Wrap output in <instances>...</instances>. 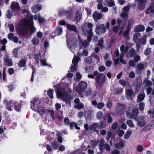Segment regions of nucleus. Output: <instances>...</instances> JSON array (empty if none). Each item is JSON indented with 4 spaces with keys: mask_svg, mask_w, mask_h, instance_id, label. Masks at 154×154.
<instances>
[{
    "mask_svg": "<svg viewBox=\"0 0 154 154\" xmlns=\"http://www.w3.org/2000/svg\"><path fill=\"white\" fill-rule=\"evenodd\" d=\"M37 19V16L35 15L30 16L28 20H23L19 27L17 29V32L22 35H25L27 33L28 29L32 32H35L36 29L33 26L32 20L34 19L36 20Z\"/></svg>",
    "mask_w": 154,
    "mask_h": 154,
    "instance_id": "obj_1",
    "label": "nucleus"
},
{
    "mask_svg": "<svg viewBox=\"0 0 154 154\" xmlns=\"http://www.w3.org/2000/svg\"><path fill=\"white\" fill-rule=\"evenodd\" d=\"M40 100L38 98H35L31 102V108L35 111L37 112L40 115H43L45 112L44 108L41 107L39 105Z\"/></svg>",
    "mask_w": 154,
    "mask_h": 154,
    "instance_id": "obj_2",
    "label": "nucleus"
},
{
    "mask_svg": "<svg viewBox=\"0 0 154 154\" xmlns=\"http://www.w3.org/2000/svg\"><path fill=\"white\" fill-rule=\"evenodd\" d=\"M57 97L58 98H61L66 103H69V97L67 95L64 89L59 88L56 93Z\"/></svg>",
    "mask_w": 154,
    "mask_h": 154,
    "instance_id": "obj_3",
    "label": "nucleus"
},
{
    "mask_svg": "<svg viewBox=\"0 0 154 154\" xmlns=\"http://www.w3.org/2000/svg\"><path fill=\"white\" fill-rule=\"evenodd\" d=\"M106 78L105 75L100 73L95 78L96 86L97 88H100L105 81Z\"/></svg>",
    "mask_w": 154,
    "mask_h": 154,
    "instance_id": "obj_4",
    "label": "nucleus"
},
{
    "mask_svg": "<svg viewBox=\"0 0 154 154\" xmlns=\"http://www.w3.org/2000/svg\"><path fill=\"white\" fill-rule=\"evenodd\" d=\"M87 86V83L85 82H81L79 83L78 86L75 88V91L81 94L85 90Z\"/></svg>",
    "mask_w": 154,
    "mask_h": 154,
    "instance_id": "obj_5",
    "label": "nucleus"
},
{
    "mask_svg": "<svg viewBox=\"0 0 154 154\" xmlns=\"http://www.w3.org/2000/svg\"><path fill=\"white\" fill-rule=\"evenodd\" d=\"M106 28L103 24H100L96 26L95 31L97 34L104 33L106 31Z\"/></svg>",
    "mask_w": 154,
    "mask_h": 154,
    "instance_id": "obj_6",
    "label": "nucleus"
},
{
    "mask_svg": "<svg viewBox=\"0 0 154 154\" xmlns=\"http://www.w3.org/2000/svg\"><path fill=\"white\" fill-rule=\"evenodd\" d=\"M80 58L78 56L75 57L73 59L72 63V64L70 68L72 72H75L76 71V67L78 62L80 60Z\"/></svg>",
    "mask_w": 154,
    "mask_h": 154,
    "instance_id": "obj_7",
    "label": "nucleus"
},
{
    "mask_svg": "<svg viewBox=\"0 0 154 154\" xmlns=\"http://www.w3.org/2000/svg\"><path fill=\"white\" fill-rule=\"evenodd\" d=\"M131 109L132 110V112H131L130 110H128L127 112L126 116L128 118H134L139 113L138 109H136L133 110V109Z\"/></svg>",
    "mask_w": 154,
    "mask_h": 154,
    "instance_id": "obj_8",
    "label": "nucleus"
},
{
    "mask_svg": "<svg viewBox=\"0 0 154 154\" xmlns=\"http://www.w3.org/2000/svg\"><path fill=\"white\" fill-rule=\"evenodd\" d=\"M135 1L138 2L137 8L138 10L142 11L145 8L147 2L146 0H135Z\"/></svg>",
    "mask_w": 154,
    "mask_h": 154,
    "instance_id": "obj_9",
    "label": "nucleus"
},
{
    "mask_svg": "<svg viewBox=\"0 0 154 154\" xmlns=\"http://www.w3.org/2000/svg\"><path fill=\"white\" fill-rule=\"evenodd\" d=\"M93 26V25L90 23H85L82 26V29L84 34L87 33L88 31L90 29H91Z\"/></svg>",
    "mask_w": 154,
    "mask_h": 154,
    "instance_id": "obj_10",
    "label": "nucleus"
},
{
    "mask_svg": "<svg viewBox=\"0 0 154 154\" xmlns=\"http://www.w3.org/2000/svg\"><path fill=\"white\" fill-rule=\"evenodd\" d=\"M9 56L7 53H6L4 56V61L6 65L8 66H11L13 65L12 60L9 58Z\"/></svg>",
    "mask_w": 154,
    "mask_h": 154,
    "instance_id": "obj_11",
    "label": "nucleus"
},
{
    "mask_svg": "<svg viewBox=\"0 0 154 154\" xmlns=\"http://www.w3.org/2000/svg\"><path fill=\"white\" fill-rule=\"evenodd\" d=\"M3 104L5 106L6 109L10 111H12L13 104L11 101L5 99L3 101Z\"/></svg>",
    "mask_w": 154,
    "mask_h": 154,
    "instance_id": "obj_12",
    "label": "nucleus"
},
{
    "mask_svg": "<svg viewBox=\"0 0 154 154\" xmlns=\"http://www.w3.org/2000/svg\"><path fill=\"white\" fill-rule=\"evenodd\" d=\"M125 107L124 105L121 104L120 103H117L116 109L118 113L122 114L125 111Z\"/></svg>",
    "mask_w": 154,
    "mask_h": 154,
    "instance_id": "obj_13",
    "label": "nucleus"
},
{
    "mask_svg": "<svg viewBox=\"0 0 154 154\" xmlns=\"http://www.w3.org/2000/svg\"><path fill=\"white\" fill-rule=\"evenodd\" d=\"M10 7L12 10L18 11L20 9V7L19 3L17 2H12L11 3Z\"/></svg>",
    "mask_w": 154,
    "mask_h": 154,
    "instance_id": "obj_14",
    "label": "nucleus"
},
{
    "mask_svg": "<svg viewBox=\"0 0 154 154\" xmlns=\"http://www.w3.org/2000/svg\"><path fill=\"white\" fill-rule=\"evenodd\" d=\"M31 8L32 12L36 13L42 9V6L38 4H36L33 5Z\"/></svg>",
    "mask_w": 154,
    "mask_h": 154,
    "instance_id": "obj_15",
    "label": "nucleus"
},
{
    "mask_svg": "<svg viewBox=\"0 0 154 154\" xmlns=\"http://www.w3.org/2000/svg\"><path fill=\"white\" fill-rule=\"evenodd\" d=\"M78 37L79 42V49L82 48V46H83L85 48L87 45H88V44L89 43V42L88 43L86 41H84V42H83L80 39L79 35H78Z\"/></svg>",
    "mask_w": 154,
    "mask_h": 154,
    "instance_id": "obj_16",
    "label": "nucleus"
},
{
    "mask_svg": "<svg viewBox=\"0 0 154 154\" xmlns=\"http://www.w3.org/2000/svg\"><path fill=\"white\" fill-rule=\"evenodd\" d=\"M93 17L95 21H97L101 19L102 14L100 13H98L96 11L93 13Z\"/></svg>",
    "mask_w": 154,
    "mask_h": 154,
    "instance_id": "obj_17",
    "label": "nucleus"
},
{
    "mask_svg": "<svg viewBox=\"0 0 154 154\" xmlns=\"http://www.w3.org/2000/svg\"><path fill=\"white\" fill-rule=\"evenodd\" d=\"M154 12V3H151L149 7L147 8L146 11V14L149 13H153Z\"/></svg>",
    "mask_w": 154,
    "mask_h": 154,
    "instance_id": "obj_18",
    "label": "nucleus"
},
{
    "mask_svg": "<svg viewBox=\"0 0 154 154\" xmlns=\"http://www.w3.org/2000/svg\"><path fill=\"white\" fill-rule=\"evenodd\" d=\"M125 143V141L123 140H121L119 143L115 144L114 146L116 148L121 149L124 148V145Z\"/></svg>",
    "mask_w": 154,
    "mask_h": 154,
    "instance_id": "obj_19",
    "label": "nucleus"
},
{
    "mask_svg": "<svg viewBox=\"0 0 154 154\" xmlns=\"http://www.w3.org/2000/svg\"><path fill=\"white\" fill-rule=\"evenodd\" d=\"M82 17L81 9H78L76 12L75 20L76 21H78L81 19Z\"/></svg>",
    "mask_w": 154,
    "mask_h": 154,
    "instance_id": "obj_20",
    "label": "nucleus"
},
{
    "mask_svg": "<svg viewBox=\"0 0 154 154\" xmlns=\"http://www.w3.org/2000/svg\"><path fill=\"white\" fill-rule=\"evenodd\" d=\"M137 123L138 125L140 127H143L146 124L144 118L142 117L139 118Z\"/></svg>",
    "mask_w": 154,
    "mask_h": 154,
    "instance_id": "obj_21",
    "label": "nucleus"
},
{
    "mask_svg": "<svg viewBox=\"0 0 154 154\" xmlns=\"http://www.w3.org/2000/svg\"><path fill=\"white\" fill-rule=\"evenodd\" d=\"M105 5L108 6L109 7L113 6L115 5L114 2L112 0H105L103 2Z\"/></svg>",
    "mask_w": 154,
    "mask_h": 154,
    "instance_id": "obj_22",
    "label": "nucleus"
},
{
    "mask_svg": "<svg viewBox=\"0 0 154 154\" xmlns=\"http://www.w3.org/2000/svg\"><path fill=\"white\" fill-rule=\"evenodd\" d=\"M134 23V19L132 18H130L128 21L126 28L131 29Z\"/></svg>",
    "mask_w": 154,
    "mask_h": 154,
    "instance_id": "obj_23",
    "label": "nucleus"
},
{
    "mask_svg": "<svg viewBox=\"0 0 154 154\" xmlns=\"http://www.w3.org/2000/svg\"><path fill=\"white\" fill-rule=\"evenodd\" d=\"M145 29L144 27L142 25L136 26L134 30V32H138L143 31Z\"/></svg>",
    "mask_w": 154,
    "mask_h": 154,
    "instance_id": "obj_24",
    "label": "nucleus"
},
{
    "mask_svg": "<svg viewBox=\"0 0 154 154\" xmlns=\"http://www.w3.org/2000/svg\"><path fill=\"white\" fill-rule=\"evenodd\" d=\"M104 142V140L103 139H101L100 141L99 142H100V143L98 146L99 147V149L101 153L103 152V149L102 146H103L105 144Z\"/></svg>",
    "mask_w": 154,
    "mask_h": 154,
    "instance_id": "obj_25",
    "label": "nucleus"
},
{
    "mask_svg": "<svg viewBox=\"0 0 154 154\" xmlns=\"http://www.w3.org/2000/svg\"><path fill=\"white\" fill-rule=\"evenodd\" d=\"M66 28L74 32L77 31L76 27L74 25L68 24L66 25Z\"/></svg>",
    "mask_w": 154,
    "mask_h": 154,
    "instance_id": "obj_26",
    "label": "nucleus"
},
{
    "mask_svg": "<svg viewBox=\"0 0 154 154\" xmlns=\"http://www.w3.org/2000/svg\"><path fill=\"white\" fill-rule=\"evenodd\" d=\"M92 29H90L88 31L87 33L86 34H85V35H88L87 37V40L89 41V43L91 41V36L93 35Z\"/></svg>",
    "mask_w": 154,
    "mask_h": 154,
    "instance_id": "obj_27",
    "label": "nucleus"
},
{
    "mask_svg": "<svg viewBox=\"0 0 154 154\" xmlns=\"http://www.w3.org/2000/svg\"><path fill=\"white\" fill-rule=\"evenodd\" d=\"M14 109L17 111L19 112L20 111L21 109V105L20 103H19L18 102L16 101L14 103Z\"/></svg>",
    "mask_w": 154,
    "mask_h": 154,
    "instance_id": "obj_28",
    "label": "nucleus"
},
{
    "mask_svg": "<svg viewBox=\"0 0 154 154\" xmlns=\"http://www.w3.org/2000/svg\"><path fill=\"white\" fill-rule=\"evenodd\" d=\"M146 66L142 63H138L137 66V69L139 71L145 69Z\"/></svg>",
    "mask_w": 154,
    "mask_h": 154,
    "instance_id": "obj_29",
    "label": "nucleus"
},
{
    "mask_svg": "<svg viewBox=\"0 0 154 154\" xmlns=\"http://www.w3.org/2000/svg\"><path fill=\"white\" fill-rule=\"evenodd\" d=\"M99 142V140H96L95 141L91 140L90 141V143L92 147L94 148L95 147H96L97 146Z\"/></svg>",
    "mask_w": 154,
    "mask_h": 154,
    "instance_id": "obj_30",
    "label": "nucleus"
},
{
    "mask_svg": "<svg viewBox=\"0 0 154 154\" xmlns=\"http://www.w3.org/2000/svg\"><path fill=\"white\" fill-rule=\"evenodd\" d=\"M131 29L127 28H126L125 31L123 33V35L125 38L127 39H129L128 35Z\"/></svg>",
    "mask_w": 154,
    "mask_h": 154,
    "instance_id": "obj_31",
    "label": "nucleus"
},
{
    "mask_svg": "<svg viewBox=\"0 0 154 154\" xmlns=\"http://www.w3.org/2000/svg\"><path fill=\"white\" fill-rule=\"evenodd\" d=\"M144 94H140L137 96V101L138 102H141L143 101L145 97Z\"/></svg>",
    "mask_w": 154,
    "mask_h": 154,
    "instance_id": "obj_32",
    "label": "nucleus"
},
{
    "mask_svg": "<svg viewBox=\"0 0 154 154\" xmlns=\"http://www.w3.org/2000/svg\"><path fill=\"white\" fill-rule=\"evenodd\" d=\"M62 32L63 30L61 28L57 27L55 31L56 35H61L62 34Z\"/></svg>",
    "mask_w": 154,
    "mask_h": 154,
    "instance_id": "obj_33",
    "label": "nucleus"
},
{
    "mask_svg": "<svg viewBox=\"0 0 154 154\" xmlns=\"http://www.w3.org/2000/svg\"><path fill=\"white\" fill-rule=\"evenodd\" d=\"M103 39L102 38H100L98 42V45L101 48H104V47L103 45Z\"/></svg>",
    "mask_w": 154,
    "mask_h": 154,
    "instance_id": "obj_34",
    "label": "nucleus"
},
{
    "mask_svg": "<svg viewBox=\"0 0 154 154\" xmlns=\"http://www.w3.org/2000/svg\"><path fill=\"white\" fill-rule=\"evenodd\" d=\"M132 132L131 131H127L125 134L124 138V139H128L129 137H130V135L131 134Z\"/></svg>",
    "mask_w": 154,
    "mask_h": 154,
    "instance_id": "obj_35",
    "label": "nucleus"
},
{
    "mask_svg": "<svg viewBox=\"0 0 154 154\" xmlns=\"http://www.w3.org/2000/svg\"><path fill=\"white\" fill-rule=\"evenodd\" d=\"M98 126V125L97 123L93 124L90 126L89 129L91 130L94 131L96 129Z\"/></svg>",
    "mask_w": 154,
    "mask_h": 154,
    "instance_id": "obj_36",
    "label": "nucleus"
},
{
    "mask_svg": "<svg viewBox=\"0 0 154 154\" xmlns=\"http://www.w3.org/2000/svg\"><path fill=\"white\" fill-rule=\"evenodd\" d=\"M128 49L126 48H125V46L123 45H122L120 47V50L121 51V53L122 55H124V54L126 52Z\"/></svg>",
    "mask_w": 154,
    "mask_h": 154,
    "instance_id": "obj_37",
    "label": "nucleus"
},
{
    "mask_svg": "<svg viewBox=\"0 0 154 154\" xmlns=\"http://www.w3.org/2000/svg\"><path fill=\"white\" fill-rule=\"evenodd\" d=\"M136 51L134 49L131 48L129 50V56L130 57H132L136 54Z\"/></svg>",
    "mask_w": 154,
    "mask_h": 154,
    "instance_id": "obj_38",
    "label": "nucleus"
},
{
    "mask_svg": "<svg viewBox=\"0 0 154 154\" xmlns=\"http://www.w3.org/2000/svg\"><path fill=\"white\" fill-rule=\"evenodd\" d=\"M139 35V34L137 33H136L134 34L133 36V40L134 42L136 43H137L138 40V36Z\"/></svg>",
    "mask_w": 154,
    "mask_h": 154,
    "instance_id": "obj_39",
    "label": "nucleus"
},
{
    "mask_svg": "<svg viewBox=\"0 0 154 154\" xmlns=\"http://www.w3.org/2000/svg\"><path fill=\"white\" fill-rule=\"evenodd\" d=\"M32 44L34 45H36L38 44L39 42V40L37 38H35L32 39Z\"/></svg>",
    "mask_w": 154,
    "mask_h": 154,
    "instance_id": "obj_40",
    "label": "nucleus"
},
{
    "mask_svg": "<svg viewBox=\"0 0 154 154\" xmlns=\"http://www.w3.org/2000/svg\"><path fill=\"white\" fill-rule=\"evenodd\" d=\"M133 91L131 89L128 90L126 92V95L128 97H131L133 94Z\"/></svg>",
    "mask_w": 154,
    "mask_h": 154,
    "instance_id": "obj_41",
    "label": "nucleus"
},
{
    "mask_svg": "<svg viewBox=\"0 0 154 154\" xmlns=\"http://www.w3.org/2000/svg\"><path fill=\"white\" fill-rule=\"evenodd\" d=\"M153 127V126L151 125H149L145 127L143 129V130L145 131H147L152 129Z\"/></svg>",
    "mask_w": 154,
    "mask_h": 154,
    "instance_id": "obj_42",
    "label": "nucleus"
},
{
    "mask_svg": "<svg viewBox=\"0 0 154 154\" xmlns=\"http://www.w3.org/2000/svg\"><path fill=\"white\" fill-rule=\"evenodd\" d=\"M84 107L82 103H79L74 106V108L78 109H80Z\"/></svg>",
    "mask_w": 154,
    "mask_h": 154,
    "instance_id": "obj_43",
    "label": "nucleus"
},
{
    "mask_svg": "<svg viewBox=\"0 0 154 154\" xmlns=\"http://www.w3.org/2000/svg\"><path fill=\"white\" fill-rule=\"evenodd\" d=\"M145 104L143 102H141L139 104V109L140 111H143L144 108Z\"/></svg>",
    "mask_w": 154,
    "mask_h": 154,
    "instance_id": "obj_44",
    "label": "nucleus"
},
{
    "mask_svg": "<svg viewBox=\"0 0 154 154\" xmlns=\"http://www.w3.org/2000/svg\"><path fill=\"white\" fill-rule=\"evenodd\" d=\"M120 16L124 18H127L128 17V14L127 13L123 12L121 14Z\"/></svg>",
    "mask_w": 154,
    "mask_h": 154,
    "instance_id": "obj_45",
    "label": "nucleus"
},
{
    "mask_svg": "<svg viewBox=\"0 0 154 154\" xmlns=\"http://www.w3.org/2000/svg\"><path fill=\"white\" fill-rule=\"evenodd\" d=\"M54 92V90L51 89H50L48 91V94L49 97L51 99H52L53 97V92Z\"/></svg>",
    "mask_w": 154,
    "mask_h": 154,
    "instance_id": "obj_46",
    "label": "nucleus"
},
{
    "mask_svg": "<svg viewBox=\"0 0 154 154\" xmlns=\"http://www.w3.org/2000/svg\"><path fill=\"white\" fill-rule=\"evenodd\" d=\"M115 94H119L123 91V89L121 88H117L115 89Z\"/></svg>",
    "mask_w": 154,
    "mask_h": 154,
    "instance_id": "obj_47",
    "label": "nucleus"
},
{
    "mask_svg": "<svg viewBox=\"0 0 154 154\" xmlns=\"http://www.w3.org/2000/svg\"><path fill=\"white\" fill-rule=\"evenodd\" d=\"M104 106V104L102 102L99 103L97 104V108L99 109H102Z\"/></svg>",
    "mask_w": 154,
    "mask_h": 154,
    "instance_id": "obj_48",
    "label": "nucleus"
},
{
    "mask_svg": "<svg viewBox=\"0 0 154 154\" xmlns=\"http://www.w3.org/2000/svg\"><path fill=\"white\" fill-rule=\"evenodd\" d=\"M25 62L23 60H21L18 63V65L19 66L22 67L25 66Z\"/></svg>",
    "mask_w": 154,
    "mask_h": 154,
    "instance_id": "obj_49",
    "label": "nucleus"
},
{
    "mask_svg": "<svg viewBox=\"0 0 154 154\" xmlns=\"http://www.w3.org/2000/svg\"><path fill=\"white\" fill-rule=\"evenodd\" d=\"M106 106L108 109H110L112 106V103L110 101H108L106 103Z\"/></svg>",
    "mask_w": 154,
    "mask_h": 154,
    "instance_id": "obj_50",
    "label": "nucleus"
},
{
    "mask_svg": "<svg viewBox=\"0 0 154 154\" xmlns=\"http://www.w3.org/2000/svg\"><path fill=\"white\" fill-rule=\"evenodd\" d=\"M51 146L53 149H56L57 147L56 142L55 141H53L51 143Z\"/></svg>",
    "mask_w": 154,
    "mask_h": 154,
    "instance_id": "obj_51",
    "label": "nucleus"
},
{
    "mask_svg": "<svg viewBox=\"0 0 154 154\" xmlns=\"http://www.w3.org/2000/svg\"><path fill=\"white\" fill-rule=\"evenodd\" d=\"M123 56L124 55H122V53H121L120 55V61L123 64H126L127 63L126 62L122 59Z\"/></svg>",
    "mask_w": 154,
    "mask_h": 154,
    "instance_id": "obj_52",
    "label": "nucleus"
},
{
    "mask_svg": "<svg viewBox=\"0 0 154 154\" xmlns=\"http://www.w3.org/2000/svg\"><path fill=\"white\" fill-rule=\"evenodd\" d=\"M126 123L128 125L131 127H133L134 126L132 121L130 120L127 121Z\"/></svg>",
    "mask_w": 154,
    "mask_h": 154,
    "instance_id": "obj_53",
    "label": "nucleus"
},
{
    "mask_svg": "<svg viewBox=\"0 0 154 154\" xmlns=\"http://www.w3.org/2000/svg\"><path fill=\"white\" fill-rule=\"evenodd\" d=\"M92 61L91 57L90 56L86 57L85 59V61L87 63H90Z\"/></svg>",
    "mask_w": 154,
    "mask_h": 154,
    "instance_id": "obj_54",
    "label": "nucleus"
},
{
    "mask_svg": "<svg viewBox=\"0 0 154 154\" xmlns=\"http://www.w3.org/2000/svg\"><path fill=\"white\" fill-rule=\"evenodd\" d=\"M144 83H145V85L147 86H149L152 85V83L150 81L145 80Z\"/></svg>",
    "mask_w": 154,
    "mask_h": 154,
    "instance_id": "obj_55",
    "label": "nucleus"
},
{
    "mask_svg": "<svg viewBox=\"0 0 154 154\" xmlns=\"http://www.w3.org/2000/svg\"><path fill=\"white\" fill-rule=\"evenodd\" d=\"M104 148L107 151H110V148L109 146L107 143H105L103 146Z\"/></svg>",
    "mask_w": 154,
    "mask_h": 154,
    "instance_id": "obj_56",
    "label": "nucleus"
},
{
    "mask_svg": "<svg viewBox=\"0 0 154 154\" xmlns=\"http://www.w3.org/2000/svg\"><path fill=\"white\" fill-rule=\"evenodd\" d=\"M151 52V49L150 48H147L144 51V53L146 55H148Z\"/></svg>",
    "mask_w": 154,
    "mask_h": 154,
    "instance_id": "obj_57",
    "label": "nucleus"
},
{
    "mask_svg": "<svg viewBox=\"0 0 154 154\" xmlns=\"http://www.w3.org/2000/svg\"><path fill=\"white\" fill-rule=\"evenodd\" d=\"M140 57L138 55H136L134 57V60L135 62H138L140 60Z\"/></svg>",
    "mask_w": 154,
    "mask_h": 154,
    "instance_id": "obj_58",
    "label": "nucleus"
},
{
    "mask_svg": "<svg viewBox=\"0 0 154 154\" xmlns=\"http://www.w3.org/2000/svg\"><path fill=\"white\" fill-rule=\"evenodd\" d=\"M129 65L132 67H134L135 65V63L133 60H130L128 62Z\"/></svg>",
    "mask_w": 154,
    "mask_h": 154,
    "instance_id": "obj_59",
    "label": "nucleus"
},
{
    "mask_svg": "<svg viewBox=\"0 0 154 154\" xmlns=\"http://www.w3.org/2000/svg\"><path fill=\"white\" fill-rule=\"evenodd\" d=\"M103 116V113L101 112H98L97 114V118L98 119H101Z\"/></svg>",
    "mask_w": 154,
    "mask_h": 154,
    "instance_id": "obj_60",
    "label": "nucleus"
},
{
    "mask_svg": "<svg viewBox=\"0 0 154 154\" xmlns=\"http://www.w3.org/2000/svg\"><path fill=\"white\" fill-rule=\"evenodd\" d=\"M65 125H68L69 123V119L68 117H65L64 119Z\"/></svg>",
    "mask_w": 154,
    "mask_h": 154,
    "instance_id": "obj_61",
    "label": "nucleus"
},
{
    "mask_svg": "<svg viewBox=\"0 0 154 154\" xmlns=\"http://www.w3.org/2000/svg\"><path fill=\"white\" fill-rule=\"evenodd\" d=\"M38 20L40 23H43L45 20V19L43 17L40 16V15L38 14Z\"/></svg>",
    "mask_w": 154,
    "mask_h": 154,
    "instance_id": "obj_62",
    "label": "nucleus"
},
{
    "mask_svg": "<svg viewBox=\"0 0 154 154\" xmlns=\"http://www.w3.org/2000/svg\"><path fill=\"white\" fill-rule=\"evenodd\" d=\"M6 15L8 18H10L12 16V14L11 12L9 10H8L7 13Z\"/></svg>",
    "mask_w": 154,
    "mask_h": 154,
    "instance_id": "obj_63",
    "label": "nucleus"
},
{
    "mask_svg": "<svg viewBox=\"0 0 154 154\" xmlns=\"http://www.w3.org/2000/svg\"><path fill=\"white\" fill-rule=\"evenodd\" d=\"M18 51V49L17 48H15L13 49V55L14 57H17Z\"/></svg>",
    "mask_w": 154,
    "mask_h": 154,
    "instance_id": "obj_64",
    "label": "nucleus"
}]
</instances>
